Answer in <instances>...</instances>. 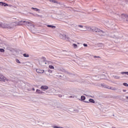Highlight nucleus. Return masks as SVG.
Masks as SVG:
<instances>
[{"mask_svg":"<svg viewBox=\"0 0 128 128\" xmlns=\"http://www.w3.org/2000/svg\"><path fill=\"white\" fill-rule=\"evenodd\" d=\"M104 75H102L101 76H100V78L102 80L104 79Z\"/></svg>","mask_w":128,"mask_h":128,"instance_id":"nucleus-36","label":"nucleus"},{"mask_svg":"<svg viewBox=\"0 0 128 128\" xmlns=\"http://www.w3.org/2000/svg\"><path fill=\"white\" fill-rule=\"evenodd\" d=\"M14 28V23L2 22V28H8L9 30H12V28Z\"/></svg>","mask_w":128,"mask_h":128,"instance_id":"nucleus-1","label":"nucleus"},{"mask_svg":"<svg viewBox=\"0 0 128 128\" xmlns=\"http://www.w3.org/2000/svg\"><path fill=\"white\" fill-rule=\"evenodd\" d=\"M122 74H127L128 76V72H121Z\"/></svg>","mask_w":128,"mask_h":128,"instance_id":"nucleus-22","label":"nucleus"},{"mask_svg":"<svg viewBox=\"0 0 128 128\" xmlns=\"http://www.w3.org/2000/svg\"><path fill=\"white\" fill-rule=\"evenodd\" d=\"M97 46L98 47H100V48H102V46H104V44L100 43L98 44Z\"/></svg>","mask_w":128,"mask_h":128,"instance_id":"nucleus-16","label":"nucleus"},{"mask_svg":"<svg viewBox=\"0 0 128 128\" xmlns=\"http://www.w3.org/2000/svg\"><path fill=\"white\" fill-rule=\"evenodd\" d=\"M30 28H32V30H34V25L32 24L31 25V26H30Z\"/></svg>","mask_w":128,"mask_h":128,"instance_id":"nucleus-25","label":"nucleus"},{"mask_svg":"<svg viewBox=\"0 0 128 128\" xmlns=\"http://www.w3.org/2000/svg\"><path fill=\"white\" fill-rule=\"evenodd\" d=\"M32 10H34L35 12H38V10H40V9H38L34 8H32Z\"/></svg>","mask_w":128,"mask_h":128,"instance_id":"nucleus-17","label":"nucleus"},{"mask_svg":"<svg viewBox=\"0 0 128 128\" xmlns=\"http://www.w3.org/2000/svg\"><path fill=\"white\" fill-rule=\"evenodd\" d=\"M40 90H48V86H40Z\"/></svg>","mask_w":128,"mask_h":128,"instance_id":"nucleus-5","label":"nucleus"},{"mask_svg":"<svg viewBox=\"0 0 128 128\" xmlns=\"http://www.w3.org/2000/svg\"><path fill=\"white\" fill-rule=\"evenodd\" d=\"M32 32H34L32 31Z\"/></svg>","mask_w":128,"mask_h":128,"instance_id":"nucleus-47","label":"nucleus"},{"mask_svg":"<svg viewBox=\"0 0 128 128\" xmlns=\"http://www.w3.org/2000/svg\"><path fill=\"white\" fill-rule=\"evenodd\" d=\"M72 46L74 48H76L78 45L76 44H73Z\"/></svg>","mask_w":128,"mask_h":128,"instance_id":"nucleus-23","label":"nucleus"},{"mask_svg":"<svg viewBox=\"0 0 128 128\" xmlns=\"http://www.w3.org/2000/svg\"><path fill=\"white\" fill-rule=\"evenodd\" d=\"M26 22V24H27L29 28H30L32 24L28 22Z\"/></svg>","mask_w":128,"mask_h":128,"instance_id":"nucleus-12","label":"nucleus"},{"mask_svg":"<svg viewBox=\"0 0 128 128\" xmlns=\"http://www.w3.org/2000/svg\"><path fill=\"white\" fill-rule=\"evenodd\" d=\"M0 52H4V50L3 48H0Z\"/></svg>","mask_w":128,"mask_h":128,"instance_id":"nucleus-29","label":"nucleus"},{"mask_svg":"<svg viewBox=\"0 0 128 128\" xmlns=\"http://www.w3.org/2000/svg\"><path fill=\"white\" fill-rule=\"evenodd\" d=\"M80 100L82 101L84 100H86V96H81Z\"/></svg>","mask_w":128,"mask_h":128,"instance_id":"nucleus-18","label":"nucleus"},{"mask_svg":"<svg viewBox=\"0 0 128 128\" xmlns=\"http://www.w3.org/2000/svg\"><path fill=\"white\" fill-rule=\"evenodd\" d=\"M83 46L85 47L88 46V44H84Z\"/></svg>","mask_w":128,"mask_h":128,"instance_id":"nucleus-37","label":"nucleus"},{"mask_svg":"<svg viewBox=\"0 0 128 128\" xmlns=\"http://www.w3.org/2000/svg\"><path fill=\"white\" fill-rule=\"evenodd\" d=\"M6 78L4 76L0 74V82H4L6 80Z\"/></svg>","mask_w":128,"mask_h":128,"instance_id":"nucleus-8","label":"nucleus"},{"mask_svg":"<svg viewBox=\"0 0 128 128\" xmlns=\"http://www.w3.org/2000/svg\"><path fill=\"white\" fill-rule=\"evenodd\" d=\"M123 92H126V90H123Z\"/></svg>","mask_w":128,"mask_h":128,"instance_id":"nucleus-42","label":"nucleus"},{"mask_svg":"<svg viewBox=\"0 0 128 128\" xmlns=\"http://www.w3.org/2000/svg\"><path fill=\"white\" fill-rule=\"evenodd\" d=\"M122 20H126V22H128V16L126 14H122L121 15Z\"/></svg>","mask_w":128,"mask_h":128,"instance_id":"nucleus-4","label":"nucleus"},{"mask_svg":"<svg viewBox=\"0 0 128 128\" xmlns=\"http://www.w3.org/2000/svg\"><path fill=\"white\" fill-rule=\"evenodd\" d=\"M46 62H45L44 63V64H46Z\"/></svg>","mask_w":128,"mask_h":128,"instance_id":"nucleus-45","label":"nucleus"},{"mask_svg":"<svg viewBox=\"0 0 128 128\" xmlns=\"http://www.w3.org/2000/svg\"><path fill=\"white\" fill-rule=\"evenodd\" d=\"M123 86H128V84L126 82H124L123 83Z\"/></svg>","mask_w":128,"mask_h":128,"instance_id":"nucleus-27","label":"nucleus"},{"mask_svg":"<svg viewBox=\"0 0 128 128\" xmlns=\"http://www.w3.org/2000/svg\"><path fill=\"white\" fill-rule=\"evenodd\" d=\"M48 28H56V26L52 25H48Z\"/></svg>","mask_w":128,"mask_h":128,"instance_id":"nucleus-14","label":"nucleus"},{"mask_svg":"<svg viewBox=\"0 0 128 128\" xmlns=\"http://www.w3.org/2000/svg\"><path fill=\"white\" fill-rule=\"evenodd\" d=\"M109 90H116V88L110 87Z\"/></svg>","mask_w":128,"mask_h":128,"instance_id":"nucleus-19","label":"nucleus"},{"mask_svg":"<svg viewBox=\"0 0 128 128\" xmlns=\"http://www.w3.org/2000/svg\"><path fill=\"white\" fill-rule=\"evenodd\" d=\"M26 24V21H19L17 22V24L18 26H22V24Z\"/></svg>","mask_w":128,"mask_h":128,"instance_id":"nucleus-7","label":"nucleus"},{"mask_svg":"<svg viewBox=\"0 0 128 128\" xmlns=\"http://www.w3.org/2000/svg\"><path fill=\"white\" fill-rule=\"evenodd\" d=\"M108 24H112V23L111 22V21L110 20H109V21H108Z\"/></svg>","mask_w":128,"mask_h":128,"instance_id":"nucleus-40","label":"nucleus"},{"mask_svg":"<svg viewBox=\"0 0 128 128\" xmlns=\"http://www.w3.org/2000/svg\"><path fill=\"white\" fill-rule=\"evenodd\" d=\"M42 60H46V58H45L44 56H42Z\"/></svg>","mask_w":128,"mask_h":128,"instance_id":"nucleus-30","label":"nucleus"},{"mask_svg":"<svg viewBox=\"0 0 128 128\" xmlns=\"http://www.w3.org/2000/svg\"><path fill=\"white\" fill-rule=\"evenodd\" d=\"M102 86V88H106V84H101Z\"/></svg>","mask_w":128,"mask_h":128,"instance_id":"nucleus-28","label":"nucleus"},{"mask_svg":"<svg viewBox=\"0 0 128 128\" xmlns=\"http://www.w3.org/2000/svg\"><path fill=\"white\" fill-rule=\"evenodd\" d=\"M36 72H38V74H44V70H40V69H37L36 70Z\"/></svg>","mask_w":128,"mask_h":128,"instance_id":"nucleus-10","label":"nucleus"},{"mask_svg":"<svg viewBox=\"0 0 128 128\" xmlns=\"http://www.w3.org/2000/svg\"><path fill=\"white\" fill-rule=\"evenodd\" d=\"M90 30L92 31V32H100V36H102V34H104V31L100 30V29H99L98 28H96V27H92L90 28Z\"/></svg>","mask_w":128,"mask_h":128,"instance_id":"nucleus-2","label":"nucleus"},{"mask_svg":"<svg viewBox=\"0 0 128 128\" xmlns=\"http://www.w3.org/2000/svg\"><path fill=\"white\" fill-rule=\"evenodd\" d=\"M53 128H63L62 127H60V126H54Z\"/></svg>","mask_w":128,"mask_h":128,"instance_id":"nucleus-32","label":"nucleus"},{"mask_svg":"<svg viewBox=\"0 0 128 128\" xmlns=\"http://www.w3.org/2000/svg\"><path fill=\"white\" fill-rule=\"evenodd\" d=\"M16 62L18 64H21L20 62V60H18V59H16Z\"/></svg>","mask_w":128,"mask_h":128,"instance_id":"nucleus-26","label":"nucleus"},{"mask_svg":"<svg viewBox=\"0 0 128 128\" xmlns=\"http://www.w3.org/2000/svg\"><path fill=\"white\" fill-rule=\"evenodd\" d=\"M50 2H53L54 4H58V1L56 0H50Z\"/></svg>","mask_w":128,"mask_h":128,"instance_id":"nucleus-15","label":"nucleus"},{"mask_svg":"<svg viewBox=\"0 0 128 128\" xmlns=\"http://www.w3.org/2000/svg\"><path fill=\"white\" fill-rule=\"evenodd\" d=\"M126 100H128V96H126Z\"/></svg>","mask_w":128,"mask_h":128,"instance_id":"nucleus-44","label":"nucleus"},{"mask_svg":"<svg viewBox=\"0 0 128 128\" xmlns=\"http://www.w3.org/2000/svg\"><path fill=\"white\" fill-rule=\"evenodd\" d=\"M58 96L59 98H62V96L61 94H58Z\"/></svg>","mask_w":128,"mask_h":128,"instance_id":"nucleus-41","label":"nucleus"},{"mask_svg":"<svg viewBox=\"0 0 128 128\" xmlns=\"http://www.w3.org/2000/svg\"><path fill=\"white\" fill-rule=\"evenodd\" d=\"M114 78H116V80H120V77L118 76H114Z\"/></svg>","mask_w":128,"mask_h":128,"instance_id":"nucleus-24","label":"nucleus"},{"mask_svg":"<svg viewBox=\"0 0 128 128\" xmlns=\"http://www.w3.org/2000/svg\"><path fill=\"white\" fill-rule=\"evenodd\" d=\"M0 6H8V4L4 2H0Z\"/></svg>","mask_w":128,"mask_h":128,"instance_id":"nucleus-9","label":"nucleus"},{"mask_svg":"<svg viewBox=\"0 0 128 128\" xmlns=\"http://www.w3.org/2000/svg\"><path fill=\"white\" fill-rule=\"evenodd\" d=\"M35 90L34 88H32V90Z\"/></svg>","mask_w":128,"mask_h":128,"instance_id":"nucleus-43","label":"nucleus"},{"mask_svg":"<svg viewBox=\"0 0 128 128\" xmlns=\"http://www.w3.org/2000/svg\"><path fill=\"white\" fill-rule=\"evenodd\" d=\"M2 22H0V28H2Z\"/></svg>","mask_w":128,"mask_h":128,"instance_id":"nucleus-34","label":"nucleus"},{"mask_svg":"<svg viewBox=\"0 0 128 128\" xmlns=\"http://www.w3.org/2000/svg\"><path fill=\"white\" fill-rule=\"evenodd\" d=\"M46 62L48 61H46V60H43L41 62H39V64H40V66H44V62Z\"/></svg>","mask_w":128,"mask_h":128,"instance_id":"nucleus-11","label":"nucleus"},{"mask_svg":"<svg viewBox=\"0 0 128 128\" xmlns=\"http://www.w3.org/2000/svg\"><path fill=\"white\" fill-rule=\"evenodd\" d=\"M112 128H116V127H114V126H112Z\"/></svg>","mask_w":128,"mask_h":128,"instance_id":"nucleus-46","label":"nucleus"},{"mask_svg":"<svg viewBox=\"0 0 128 128\" xmlns=\"http://www.w3.org/2000/svg\"><path fill=\"white\" fill-rule=\"evenodd\" d=\"M79 28H84V26L82 25H78Z\"/></svg>","mask_w":128,"mask_h":128,"instance_id":"nucleus-38","label":"nucleus"},{"mask_svg":"<svg viewBox=\"0 0 128 128\" xmlns=\"http://www.w3.org/2000/svg\"><path fill=\"white\" fill-rule=\"evenodd\" d=\"M94 58H100V56H94Z\"/></svg>","mask_w":128,"mask_h":128,"instance_id":"nucleus-31","label":"nucleus"},{"mask_svg":"<svg viewBox=\"0 0 128 128\" xmlns=\"http://www.w3.org/2000/svg\"><path fill=\"white\" fill-rule=\"evenodd\" d=\"M48 72H50V74H52V70H48Z\"/></svg>","mask_w":128,"mask_h":128,"instance_id":"nucleus-35","label":"nucleus"},{"mask_svg":"<svg viewBox=\"0 0 128 128\" xmlns=\"http://www.w3.org/2000/svg\"><path fill=\"white\" fill-rule=\"evenodd\" d=\"M48 68H50V70H54V67L52 65L49 66Z\"/></svg>","mask_w":128,"mask_h":128,"instance_id":"nucleus-21","label":"nucleus"},{"mask_svg":"<svg viewBox=\"0 0 128 128\" xmlns=\"http://www.w3.org/2000/svg\"><path fill=\"white\" fill-rule=\"evenodd\" d=\"M110 86H106V88H108V90H110Z\"/></svg>","mask_w":128,"mask_h":128,"instance_id":"nucleus-39","label":"nucleus"},{"mask_svg":"<svg viewBox=\"0 0 128 128\" xmlns=\"http://www.w3.org/2000/svg\"><path fill=\"white\" fill-rule=\"evenodd\" d=\"M23 56H24V58H28L30 56V55H28V54H24Z\"/></svg>","mask_w":128,"mask_h":128,"instance_id":"nucleus-20","label":"nucleus"},{"mask_svg":"<svg viewBox=\"0 0 128 128\" xmlns=\"http://www.w3.org/2000/svg\"><path fill=\"white\" fill-rule=\"evenodd\" d=\"M60 36L62 40H68L70 38L68 37L66 34H60Z\"/></svg>","mask_w":128,"mask_h":128,"instance_id":"nucleus-3","label":"nucleus"},{"mask_svg":"<svg viewBox=\"0 0 128 128\" xmlns=\"http://www.w3.org/2000/svg\"><path fill=\"white\" fill-rule=\"evenodd\" d=\"M84 102H86V104H90V102L89 101H86V100H84Z\"/></svg>","mask_w":128,"mask_h":128,"instance_id":"nucleus-33","label":"nucleus"},{"mask_svg":"<svg viewBox=\"0 0 128 128\" xmlns=\"http://www.w3.org/2000/svg\"><path fill=\"white\" fill-rule=\"evenodd\" d=\"M36 94H44V92L40 90L37 89L36 90Z\"/></svg>","mask_w":128,"mask_h":128,"instance_id":"nucleus-6","label":"nucleus"},{"mask_svg":"<svg viewBox=\"0 0 128 128\" xmlns=\"http://www.w3.org/2000/svg\"><path fill=\"white\" fill-rule=\"evenodd\" d=\"M89 102H91V104H94L96 101L94 99L90 98L88 100Z\"/></svg>","mask_w":128,"mask_h":128,"instance_id":"nucleus-13","label":"nucleus"}]
</instances>
